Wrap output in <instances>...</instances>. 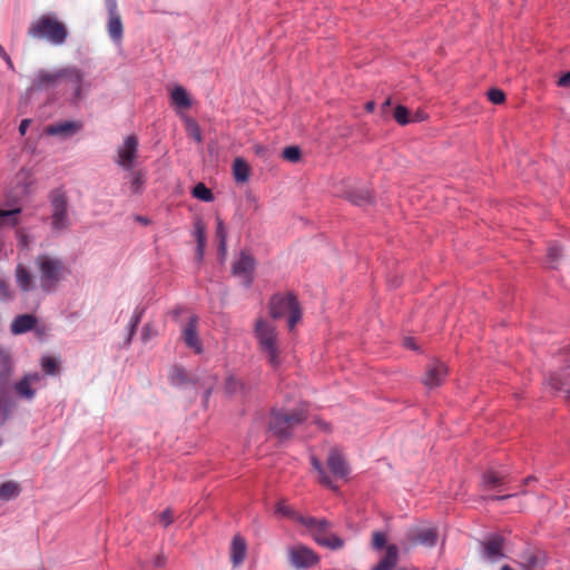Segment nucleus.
Wrapping results in <instances>:
<instances>
[{"label": "nucleus", "instance_id": "1", "mask_svg": "<svg viewBox=\"0 0 570 570\" xmlns=\"http://www.w3.org/2000/svg\"><path fill=\"white\" fill-rule=\"evenodd\" d=\"M311 462L313 469L317 472L318 482L333 491L338 489V481H345L350 473V468L337 449H332L327 458V468L332 476L327 475L318 459L312 456Z\"/></svg>", "mask_w": 570, "mask_h": 570}, {"label": "nucleus", "instance_id": "2", "mask_svg": "<svg viewBox=\"0 0 570 570\" xmlns=\"http://www.w3.org/2000/svg\"><path fill=\"white\" fill-rule=\"evenodd\" d=\"M35 266L39 274V286L47 294L56 291L68 273L65 263L59 257L49 254L38 255L35 259Z\"/></svg>", "mask_w": 570, "mask_h": 570}, {"label": "nucleus", "instance_id": "3", "mask_svg": "<svg viewBox=\"0 0 570 570\" xmlns=\"http://www.w3.org/2000/svg\"><path fill=\"white\" fill-rule=\"evenodd\" d=\"M254 335L259 351L265 355L269 365L274 368L282 364L277 330L267 320L258 318L255 323Z\"/></svg>", "mask_w": 570, "mask_h": 570}, {"label": "nucleus", "instance_id": "4", "mask_svg": "<svg viewBox=\"0 0 570 570\" xmlns=\"http://www.w3.org/2000/svg\"><path fill=\"white\" fill-rule=\"evenodd\" d=\"M307 419V409L299 405L292 411L274 410L269 417V431L279 440H287L292 432Z\"/></svg>", "mask_w": 570, "mask_h": 570}, {"label": "nucleus", "instance_id": "5", "mask_svg": "<svg viewBox=\"0 0 570 570\" xmlns=\"http://www.w3.org/2000/svg\"><path fill=\"white\" fill-rule=\"evenodd\" d=\"M28 36L35 39H45L52 45L60 46L66 42L68 30L56 17L42 14L30 23Z\"/></svg>", "mask_w": 570, "mask_h": 570}, {"label": "nucleus", "instance_id": "6", "mask_svg": "<svg viewBox=\"0 0 570 570\" xmlns=\"http://www.w3.org/2000/svg\"><path fill=\"white\" fill-rule=\"evenodd\" d=\"M269 314L274 320L287 316V326L293 331L302 318V309L297 297L292 294H275L269 301Z\"/></svg>", "mask_w": 570, "mask_h": 570}, {"label": "nucleus", "instance_id": "7", "mask_svg": "<svg viewBox=\"0 0 570 570\" xmlns=\"http://www.w3.org/2000/svg\"><path fill=\"white\" fill-rule=\"evenodd\" d=\"M49 202L51 207V228L56 233L67 230L71 226V219L68 214V196L61 188L53 189L49 194Z\"/></svg>", "mask_w": 570, "mask_h": 570}, {"label": "nucleus", "instance_id": "8", "mask_svg": "<svg viewBox=\"0 0 570 570\" xmlns=\"http://www.w3.org/2000/svg\"><path fill=\"white\" fill-rule=\"evenodd\" d=\"M169 381L171 385L185 387L188 385L199 386L205 392L206 400L208 399L213 387L216 384L214 376L205 375L204 377L196 373H190L181 366H174L169 373Z\"/></svg>", "mask_w": 570, "mask_h": 570}, {"label": "nucleus", "instance_id": "9", "mask_svg": "<svg viewBox=\"0 0 570 570\" xmlns=\"http://www.w3.org/2000/svg\"><path fill=\"white\" fill-rule=\"evenodd\" d=\"M306 525L312 529L313 537L320 546L332 550H338L344 546V541L340 537L328 531V522L326 520L309 518Z\"/></svg>", "mask_w": 570, "mask_h": 570}, {"label": "nucleus", "instance_id": "10", "mask_svg": "<svg viewBox=\"0 0 570 570\" xmlns=\"http://www.w3.org/2000/svg\"><path fill=\"white\" fill-rule=\"evenodd\" d=\"M138 139L135 135L127 136L117 148L116 164L125 170H131L138 158Z\"/></svg>", "mask_w": 570, "mask_h": 570}, {"label": "nucleus", "instance_id": "11", "mask_svg": "<svg viewBox=\"0 0 570 570\" xmlns=\"http://www.w3.org/2000/svg\"><path fill=\"white\" fill-rule=\"evenodd\" d=\"M85 72L76 66L63 67V80L73 91V100H81L90 89L91 83L86 80Z\"/></svg>", "mask_w": 570, "mask_h": 570}, {"label": "nucleus", "instance_id": "12", "mask_svg": "<svg viewBox=\"0 0 570 570\" xmlns=\"http://www.w3.org/2000/svg\"><path fill=\"white\" fill-rule=\"evenodd\" d=\"M288 561L297 570H304L318 563V556L308 547L296 544L287 551Z\"/></svg>", "mask_w": 570, "mask_h": 570}, {"label": "nucleus", "instance_id": "13", "mask_svg": "<svg viewBox=\"0 0 570 570\" xmlns=\"http://www.w3.org/2000/svg\"><path fill=\"white\" fill-rule=\"evenodd\" d=\"M255 259L247 252H242L238 259L232 266L233 275L239 277L242 283L248 287L253 282Z\"/></svg>", "mask_w": 570, "mask_h": 570}, {"label": "nucleus", "instance_id": "14", "mask_svg": "<svg viewBox=\"0 0 570 570\" xmlns=\"http://www.w3.org/2000/svg\"><path fill=\"white\" fill-rule=\"evenodd\" d=\"M63 81V68L57 70H39L32 80V89L51 90Z\"/></svg>", "mask_w": 570, "mask_h": 570}, {"label": "nucleus", "instance_id": "15", "mask_svg": "<svg viewBox=\"0 0 570 570\" xmlns=\"http://www.w3.org/2000/svg\"><path fill=\"white\" fill-rule=\"evenodd\" d=\"M106 8L108 11V33L115 41H120L124 35V27L120 14L118 12L117 0H106Z\"/></svg>", "mask_w": 570, "mask_h": 570}, {"label": "nucleus", "instance_id": "16", "mask_svg": "<svg viewBox=\"0 0 570 570\" xmlns=\"http://www.w3.org/2000/svg\"><path fill=\"white\" fill-rule=\"evenodd\" d=\"M40 381L41 375L39 373H28L16 382L13 386L14 392L20 399L32 401L37 392L35 386L38 385Z\"/></svg>", "mask_w": 570, "mask_h": 570}, {"label": "nucleus", "instance_id": "17", "mask_svg": "<svg viewBox=\"0 0 570 570\" xmlns=\"http://www.w3.org/2000/svg\"><path fill=\"white\" fill-rule=\"evenodd\" d=\"M446 375V365L441 361H432L426 367L422 382L429 389L438 387L444 382Z\"/></svg>", "mask_w": 570, "mask_h": 570}, {"label": "nucleus", "instance_id": "18", "mask_svg": "<svg viewBox=\"0 0 570 570\" xmlns=\"http://www.w3.org/2000/svg\"><path fill=\"white\" fill-rule=\"evenodd\" d=\"M197 327L198 317L193 315L183 330V340L188 347L193 348L197 354H199L203 352V345L198 337Z\"/></svg>", "mask_w": 570, "mask_h": 570}, {"label": "nucleus", "instance_id": "19", "mask_svg": "<svg viewBox=\"0 0 570 570\" xmlns=\"http://www.w3.org/2000/svg\"><path fill=\"white\" fill-rule=\"evenodd\" d=\"M504 540L501 535L494 534L481 542L483 547V556L494 562L504 557L503 554Z\"/></svg>", "mask_w": 570, "mask_h": 570}, {"label": "nucleus", "instance_id": "20", "mask_svg": "<svg viewBox=\"0 0 570 570\" xmlns=\"http://www.w3.org/2000/svg\"><path fill=\"white\" fill-rule=\"evenodd\" d=\"M18 287L24 292H31L36 287L35 276L31 271L23 264H18L14 272Z\"/></svg>", "mask_w": 570, "mask_h": 570}, {"label": "nucleus", "instance_id": "21", "mask_svg": "<svg viewBox=\"0 0 570 570\" xmlns=\"http://www.w3.org/2000/svg\"><path fill=\"white\" fill-rule=\"evenodd\" d=\"M546 556L541 551H525L520 556V564L525 570H543Z\"/></svg>", "mask_w": 570, "mask_h": 570}, {"label": "nucleus", "instance_id": "22", "mask_svg": "<svg viewBox=\"0 0 570 570\" xmlns=\"http://www.w3.org/2000/svg\"><path fill=\"white\" fill-rule=\"evenodd\" d=\"M37 325V317L31 314L18 315L11 323L10 330L13 334H23L33 330Z\"/></svg>", "mask_w": 570, "mask_h": 570}, {"label": "nucleus", "instance_id": "23", "mask_svg": "<svg viewBox=\"0 0 570 570\" xmlns=\"http://www.w3.org/2000/svg\"><path fill=\"white\" fill-rule=\"evenodd\" d=\"M246 550L247 544L245 539L242 535L236 534L233 538L230 547V560L234 567L239 566L244 561L246 557Z\"/></svg>", "mask_w": 570, "mask_h": 570}, {"label": "nucleus", "instance_id": "24", "mask_svg": "<svg viewBox=\"0 0 570 570\" xmlns=\"http://www.w3.org/2000/svg\"><path fill=\"white\" fill-rule=\"evenodd\" d=\"M397 560L399 549L395 544H390L386 547L384 557L375 567H373L372 570H391L392 568L395 567Z\"/></svg>", "mask_w": 570, "mask_h": 570}, {"label": "nucleus", "instance_id": "25", "mask_svg": "<svg viewBox=\"0 0 570 570\" xmlns=\"http://www.w3.org/2000/svg\"><path fill=\"white\" fill-rule=\"evenodd\" d=\"M436 540H438L436 531L431 528L417 530L415 533L412 534V541L415 544L433 547V546H435Z\"/></svg>", "mask_w": 570, "mask_h": 570}, {"label": "nucleus", "instance_id": "26", "mask_svg": "<svg viewBox=\"0 0 570 570\" xmlns=\"http://www.w3.org/2000/svg\"><path fill=\"white\" fill-rule=\"evenodd\" d=\"M275 513L279 515L281 518H287L294 521H297L302 524H307L308 519L311 517H303L298 512H296L294 509H292L289 505L285 504L284 501H279L275 507Z\"/></svg>", "mask_w": 570, "mask_h": 570}, {"label": "nucleus", "instance_id": "27", "mask_svg": "<svg viewBox=\"0 0 570 570\" xmlns=\"http://www.w3.org/2000/svg\"><path fill=\"white\" fill-rule=\"evenodd\" d=\"M129 189L131 194H141L146 184V173L142 169L129 170Z\"/></svg>", "mask_w": 570, "mask_h": 570}, {"label": "nucleus", "instance_id": "28", "mask_svg": "<svg viewBox=\"0 0 570 570\" xmlns=\"http://www.w3.org/2000/svg\"><path fill=\"white\" fill-rule=\"evenodd\" d=\"M80 126L73 121H65L55 125H50L47 127L46 131L48 135L58 136V135H69L78 131Z\"/></svg>", "mask_w": 570, "mask_h": 570}, {"label": "nucleus", "instance_id": "29", "mask_svg": "<svg viewBox=\"0 0 570 570\" xmlns=\"http://www.w3.org/2000/svg\"><path fill=\"white\" fill-rule=\"evenodd\" d=\"M216 237L218 239V254L224 259L227 254V229L219 217L216 218Z\"/></svg>", "mask_w": 570, "mask_h": 570}, {"label": "nucleus", "instance_id": "30", "mask_svg": "<svg viewBox=\"0 0 570 570\" xmlns=\"http://www.w3.org/2000/svg\"><path fill=\"white\" fill-rule=\"evenodd\" d=\"M171 102L173 105L179 107V108H189L191 106V101L189 98V95L187 94L186 89L181 86H176L171 90L170 94Z\"/></svg>", "mask_w": 570, "mask_h": 570}, {"label": "nucleus", "instance_id": "31", "mask_svg": "<svg viewBox=\"0 0 570 570\" xmlns=\"http://www.w3.org/2000/svg\"><path fill=\"white\" fill-rule=\"evenodd\" d=\"M250 168L246 160L243 158H236L233 163L234 178L238 183H245L249 178Z\"/></svg>", "mask_w": 570, "mask_h": 570}, {"label": "nucleus", "instance_id": "32", "mask_svg": "<svg viewBox=\"0 0 570 570\" xmlns=\"http://www.w3.org/2000/svg\"><path fill=\"white\" fill-rule=\"evenodd\" d=\"M21 493V487L13 480L6 481L0 484V499H10L19 497Z\"/></svg>", "mask_w": 570, "mask_h": 570}, {"label": "nucleus", "instance_id": "33", "mask_svg": "<svg viewBox=\"0 0 570 570\" xmlns=\"http://www.w3.org/2000/svg\"><path fill=\"white\" fill-rule=\"evenodd\" d=\"M195 236L197 240V256L202 259L206 246V229L202 220L195 223Z\"/></svg>", "mask_w": 570, "mask_h": 570}, {"label": "nucleus", "instance_id": "34", "mask_svg": "<svg viewBox=\"0 0 570 570\" xmlns=\"http://www.w3.org/2000/svg\"><path fill=\"white\" fill-rule=\"evenodd\" d=\"M502 480L503 475L494 470H487L482 475V484L487 489H495Z\"/></svg>", "mask_w": 570, "mask_h": 570}, {"label": "nucleus", "instance_id": "35", "mask_svg": "<svg viewBox=\"0 0 570 570\" xmlns=\"http://www.w3.org/2000/svg\"><path fill=\"white\" fill-rule=\"evenodd\" d=\"M193 196L203 202H212L214 199L212 190L203 183H199L194 187Z\"/></svg>", "mask_w": 570, "mask_h": 570}, {"label": "nucleus", "instance_id": "36", "mask_svg": "<svg viewBox=\"0 0 570 570\" xmlns=\"http://www.w3.org/2000/svg\"><path fill=\"white\" fill-rule=\"evenodd\" d=\"M41 367L48 375H56L59 370L58 361L50 356H43L41 358Z\"/></svg>", "mask_w": 570, "mask_h": 570}, {"label": "nucleus", "instance_id": "37", "mask_svg": "<svg viewBox=\"0 0 570 570\" xmlns=\"http://www.w3.org/2000/svg\"><path fill=\"white\" fill-rule=\"evenodd\" d=\"M561 257V248L553 243L548 248V264L550 268H556Z\"/></svg>", "mask_w": 570, "mask_h": 570}, {"label": "nucleus", "instance_id": "38", "mask_svg": "<svg viewBox=\"0 0 570 570\" xmlns=\"http://www.w3.org/2000/svg\"><path fill=\"white\" fill-rule=\"evenodd\" d=\"M393 117L396 120V122L402 126L412 122L411 118L409 117L407 108L402 105L395 107Z\"/></svg>", "mask_w": 570, "mask_h": 570}, {"label": "nucleus", "instance_id": "39", "mask_svg": "<svg viewBox=\"0 0 570 570\" xmlns=\"http://www.w3.org/2000/svg\"><path fill=\"white\" fill-rule=\"evenodd\" d=\"M20 213H21V208H19V207L8 209V210L0 209V218L7 219L9 225L16 226L19 223L18 215Z\"/></svg>", "mask_w": 570, "mask_h": 570}, {"label": "nucleus", "instance_id": "40", "mask_svg": "<svg viewBox=\"0 0 570 570\" xmlns=\"http://www.w3.org/2000/svg\"><path fill=\"white\" fill-rule=\"evenodd\" d=\"M186 129H187L188 135L195 141H197L198 144H200L203 141L202 130H200L198 124L195 120L188 119L187 124H186Z\"/></svg>", "mask_w": 570, "mask_h": 570}, {"label": "nucleus", "instance_id": "41", "mask_svg": "<svg viewBox=\"0 0 570 570\" xmlns=\"http://www.w3.org/2000/svg\"><path fill=\"white\" fill-rule=\"evenodd\" d=\"M301 149L297 146H288L282 153V157L291 163H297L301 159Z\"/></svg>", "mask_w": 570, "mask_h": 570}, {"label": "nucleus", "instance_id": "42", "mask_svg": "<svg viewBox=\"0 0 570 570\" xmlns=\"http://www.w3.org/2000/svg\"><path fill=\"white\" fill-rule=\"evenodd\" d=\"M11 402L7 395H0V424H3L11 411Z\"/></svg>", "mask_w": 570, "mask_h": 570}, {"label": "nucleus", "instance_id": "43", "mask_svg": "<svg viewBox=\"0 0 570 570\" xmlns=\"http://www.w3.org/2000/svg\"><path fill=\"white\" fill-rule=\"evenodd\" d=\"M488 98L492 104L500 105L505 100V95L498 88H492L488 92Z\"/></svg>", "mask_w": 570, "mask_h": 570}, {"label": "nucleus", "instance_id": "44", "mask_svg": "<svg viewBox=\"0 0 570 570\" xmlns=\"http://www.w3.org/2000/svg\"><path fill=\"white\" fill-rule=\"evenodd\" d=\"M371 200H372L371 195L366 190L360 191L357 195H351V202L357 206H362L367 203H371Z\"/></svg>", "mask_w": 570, "mask_h": 570}, {"label": "nucleus", "instance_id": "45", "mask_svg": "<svg viewBox=\"0 0 570 570\" xmlns=\"http://www.w3.org/2000/svg\"><path fill=\"white\" fill-rule=\"evenodd\" d=\"M242 383L233 376L227 377L225 383V390L229 394H234L242 389Z\"/></svg>", "mask_w": 570, "mask_h": 570}, {"label": "nucleus", "instance_id": "46", "mask_svg": "<svg viewBox=\"0 0 570 570\" xmlns=\"http://www.w3.org/2000/svg\"><path fill=\"white\" fill-rule=\"evenodd\" d=\"M9 379L10 373L8 370H3L0 372V395H7Z\"/></svg>", "mask_w": 570, "mask_h": 570}, {"label": "nucleus", "instance_id": "47", "mask_svg": "<svg viewBox=\"0 0 570 570\" xmlns=\"http://www.w3.org/2000/svg\"><path fill=\"white\" fill-rule=\"evenodd\" d=\"M386 543V537L382 532H374L372 537V546L376 550H381Z\"/></svg>", "mask_w": 570, "mask_h": 570}, {"label": "nucleus", "instance_id": "48", "mask_svg": "<svg viewBox=\"0 0 570 570\" xmlns=\"http://www.w3.org/2000/svg\"><path fill=\"white\" fill-rule=\"evenodd\" d=\"M173 521H174V511L170 508L166 509L165 511H163L159 514V522L164 527L170 525L173 523Z\"/></svg>", "mask_w": 570, "mask_h": 570}, {"label": "nucleus", "instance_id": "49", "mask_svg": "<svg viewBox=\"0 0 570 570\" xmlns=\"http://www.w3.org/2000/svg\"><path fill=\"white\" fill-rule=\"evenodd\" d=\"M142 312L135 311L131 321H130V328H129V340L132 337V335L136 332V328L141 320Z\"/></svg>", "mask_w": 570, "mask_h": 570}, {"label": "nucleus", "instance_id": "50", "mask_svg": "<svg viewBox=\"0 0 570 570\" xmlns=\"http://www.w3.org/2000/svg\"><path fill=\"white\" fill-rule=\"evenodd\" d=\"M548 383L551 386V389L554 390V391H560L561 387H562V383H561L560 379L557 375H552L549 379Z\"/></svg>", "mask_w": 570, "mask_h": 570}, {"label": "nucleus", "instance_id": "51", "mask_svg": "<svg viewBox=\"0 0 570 570\" xmlns=\"http://www.w3.org/2000/svg\"><path fill=\"white\" fill-rule=\"evenodd\" d=\"M10 296L9 286L6 281H0V297L8 298Z\"/></svg>", "mask_w": 570, "mask_h": 570}, {"label": "nucleus", "instance_id": "52", "mask_svg": "<svg viewBox=\"0 0 570 570\" xmlns=\"http://www.w3.org/2000/svg\"><path fill=\"white\" fill-rule=\"evenodd\" d=\"M558 86L560 87H569L570 86V71L564 73L562 77L558 80Z\"/></svg>", "mask_w": 570, "mask_h": 570}, {"label": "nucleus", "instance_id": "53", "mask_svg": "<svg viewBox=\"0 0 570 570\" xmlns=\"http://www.w3.org/2000/svg\"><path fill=\"white\" fill-rule=\"evenodd\" d=\"M403 344L405 347L407 348H411V350H416V345H415V342L412 337H405L403 340Z\"/></svg>", "mask_w": 570, "mask_h": 570}, {"label": "nucleus", "instance_id": "54", "mask_svg": "<svg viewBox=\"0 0 570 570\" xmlns=\"http://www.w3.org/2000/svg\"><path fill=\"white\" fill-rule=\"evenodd\" d=\"M30 125V120L29 119H23L20 125H19V131L21 135H24L28 127Z\"/></svg>", "mask_w": 570, "mask_h": 570}, {"label": "nucleus", "instance_id": "55", "mask_svg": "<svg viewBox=\"0 0 570 570\" xmlns=\"http://www.w3.org/2000/svg\"><path fill=\"white\" fill-rule=\"evenodd\" d=\"M141 336H142V340H144L145 342L149 340V337H150V326H149V325H146V326L142 328Z\"/></svg>", "mask_w": 570, "mask_h": 570}, {"label": "nucleus", "instance_id": "56", "mask_svg": "<svg viewBox=\"0 0 570 570\" xmlns=\"http://www.w3.org/2000/svg\"><path fill=\"white\" fill-rule=\"evenodd\" d=\"M374 108H375V102L374 101H367L365 104V109H366L367 112H372L374 110Z\"/></svg>", "mask_w": 570, "mask_h": 570}, {"label": "nucleus", "instance_id": "57", "mask_svg": "<svg viewBox=\"0 0 570 570\" xmlns=\"http://www.w3.org/2000/svg\"><path fill=\"white\" fill-rule=\"evenodd\" d=\"M425 118V115L422 112H417L414 118H411L412 121H421Z\"/></svg>", "mask_w": 570, "mask_h": 570}, {"label": "nucleus", "instance_id": "58", "mask_svg": "<svg viewBox=\"0 0 570 570\" xmlns=\"http://www.w3.org/2000/svg\"><path fill=\"white\" fill-rule=\"evenodd\" d=\"M163 564H164V558H163V557H158V558L156 559V566H157V567H161Z\"/></svg>", "mask_w": 570, "mask_h": 570}, {"label": "nucleus", "instance_id": "59", "mask_svg": "<svg viewBox=\"0 0 570 570\" xmlns=\"http://www.w3.org/2000/svg\"><path fill=\"white\" fill-rule=\"evenodd\" d=\"M511 494H505V495H500V497H495L494 499H502V500H505V499H511Z\"/></svg>", "mask_w": 570, "mask_h": 570}, {"label": "nucleus", "instance_id": "60", "mask_svg": "<svg viewBox=\"0 0 570 570\" xmlns=\"http://www.w3.org/2000/svg\"><path fill=\"white\" fill-rule=\"evenodd\" d=\"M397 570H419L417 568H414V567H402V568H399Z\"/></svg>", "mask_w": 570, "mask_h": 570}, {"label": "nucleus", "instance_id": "61", "mask_svg": "<svg viewBox=\"0 0 570 570\" xmlns=\"http://www.w3.org/2000/svg\"><path fill=\"white\" fill-rule=\"evenodd\" d=\"M391 105V99H386L384 104L382 105L383 108L389 107Z\"/></svg>", "mask_w": 570, "mask_h": 570}, {"label": "nucleus", "instance_id": "62", "mask_svg": "<svg viewBox=\"0 0 570 570\" xmlns=\"http://www.w3.org/2000/svg\"><path fill=\"white\" fill-rule=\"evenodd\" d=\"M264 150L263 146H256V154H261Z\"/></svg>", "mask_w": 570, "mask_h": 570}, {"label": "nucleus", "instance_id": "63", "mask_svg": "<svg viewBox=\"0 0 570 570\" xmlns=\"http://www.w3.org/2000/svg\"><path fill=\"white\" fill-rule=\"evenodd\" d=\"M500 570H513V569L510 566L504 564V566L501 567Z\"/></svg>", "mask_w": 570, "mask_h": 570}, {"label": "nucleus", "instance_id": "64", "mask_svg": "<svg viewBox=\"0 0 570 570\" xmlns=\"http://www.w3.org/2000/svg\"><path fill=\"white\" fill-rule=\"evenodd\" d=\"M137 219H138L139 222H141V223H145V224L147 223V219H146V218H144V217H140V216H139V217H137Z\"/></svg>", "mask_w": 570, "mask_h": 570}]
</instances>
